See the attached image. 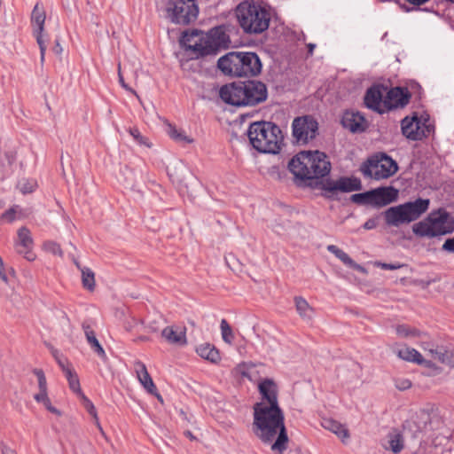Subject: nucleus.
<instances>
[{"label": "nucleus", "mask_w": 454, "mask_h": 454, "mask_svg": "<svg viewBox=\"0 0 454 454\" xmlns=\"http://www.w3.org/2000/svg\"><path fill=\"white\" fill-rule=\"evenodd\" d=\"M328 156L320 151H301L288 163L298 186H307L322 191V196L329 200H340V192L362 190V182L356 176H340L337 179L326 177L331 171Z\"/></svg>", "instance_id": "nucleus-1"}, {"label": "nucleus", "mask_w": 454, "mask_h": 454, "mask_svg": "<svg viewBox=\"0 0 454 454\" xmlns=\"http://www.w3.org/2000/svg\"><path fill=\"white\" fill-rule=\"evenodd\" d=\"M253 433L263 442L271 445L272 451L282 454L288 447L289 438L285 426V415L280 407H266L264 403L254 405Z\"/></svg>", "instance_id": "nucleus-2"}, {"label": "nucleus", "mask_w": 454, "mask_h": 454, "mask_svg": "<svg viewBox=\"0 0 454 454\" xmlns=\"http://www.w3.org/2000/svg\"><path fill=\"white\" fill-rule=\"evenodd\" d=\"M221 99L234 106H256L268 98V89L264 82L258 80L233 82L221 87Z\"/></svg>", "instance_id": "nucleus-3"}, {"label": "nucleus", "mask_w": 454, "mask_h": 454, "mask_svg": "<svg viewBox=\"0 0 454 454\" xmlns=\"http://www.w3.org/2000/svg\"><path fill=\"white\" fill-rule=\"evenodd\" d=\"M184 43L197 58L215 56L221 49L229 47L230 36L226 34L223 26L211 28L207 33L193 30L191 34L184 33Z\"/></svg>", "instance_id": "nucleus-4"}, {"label": "nucleus", "mask_w": 454, "mask_h": 454, "mask_svg": "<svg viewBox=\"0 0 454 454\" xmlns=\"http://www.w3.org/2000/svg\"><path fill=\"white\" fill-rule=\"evenodd\" d=\"M217 67L232 77H254L262 73V63L253 51H230L219 58Z\"/></svg>", "instance_id": "nucleus-5"}, {"label": "nucleus", "mask_w": 454, "mask_h": 454, "mask_svg": "<svg viewBox=\"0 0 454 454\" xmlns=\"http://www.w3.org/2000/svg\"><path fill=\"white\" fill-rule=\"evenodd\" d=\"M247 137L253 148L262 153H278L284 142L282 130L272 121L252 122L247 129Z\"/></svg>", "instance_id": "nucleus-6"}, {"label": "nucleus", "mask_w": 454, "mask_h": 454, "mask_svg": "<svg viewBox=\"0 0 454 454\" xmlns=\"http://www.w3.org/2000/svg\"><path fill=\"white\" fill-rule=\"evenodd\" d=\"M236 16L243 30L247 34H261L268 29L270 20V11L255 3H240Z\"/></svg>", "instance_id": "nucleus-7"}, {"label": "nucleus", "mask_w": 454, "mask_h": 454, "mask_svg": "<svg viewBox=\"0 0 454 454\" xmlns=\"http://www.w3.org/2000/svg\"><path fill=\"white\" fill-rule=\"evenodd\" d=\"M454 231V218L445 208L430 212L422 221L412 226L417 237L434 238L450 234Z\"/></svg>", "instance_id": "nucleus-8"}, {"label": "nucleus", "mask_w": 454, "mask_h": 454, "mask_svg": "<svg viewBox=\"0 0 454 454\" xmlns=\"http://www.w3.org/2000/svg\"><path fill=\"white\" fill-rule=\"evenodd\" d=\"M429 204L430 200L428 199L419 198L414 201L391 207L385 210L382 215L387 225L398 227L419 219L428 209Z\"/></svg>", "instance_id": "nucleus-9"}, {"label": "nucleus", "mask_w": 454, "mask_h": 454, "mask_svg": "<svg viewBox=\"0 0 454 454\" xmlns=\"http://www.w3.org/2000/svg\"><path fill=\"white\" fill-rule=\"evenodd\" d=\"M360 170L364 176L381 180L394 176L398 170V165L386 153H378L363 162Z\"/></svg>", "instance_id": "nucleus-10"}, {"label": "nucleus", "mask_w": 454, "mask_h": 454, "mask_svg": "<svg viewBox=\"0 0 454 454\" xmlns=\"http://www.w3.org/2000/svg\"><path fill=\"white\" fill-rule=\"evenodd\" d=\"M199 7L196 0H169L166 17L175 24L187 26L197 20Z\"/></svg>", "instance_id": "nucleus-11"}, {"label": "nucleus", "mask_w": 454, "mask_h": 454, "mask_svg": "<svg viewBox=\"0 0 454 454\" xmlns=\"http://www.w3.org/2000/svg\"><path fill=\"white\" fill-rule=\"evenodd\" d=\"M318 135V122L312 115L295 117L292 122L293 142L305 145Z\"/></svg>", "instance_id": "nucleus-12"}, {"label": "nucleus", "mask_w": 454, "mask_h": 454, "mask_svg": "<svg viewBox=\"0 0 454 454\" xmlns=\"http://www.w3.org/2000/svg\"><path fill=\"white\" fill-rule=\"evenodd\" d=\"M411 98V93L407 87L391 88L384 98L386 112L404 108L410 103Z\"/></svg>", "instance_id": "nucleus-13"}, {"label": "nucleus", "mask_w": 454, "mask_h": 454, "mask_svg": "<svg viewBox=\"0 0 454 454\" xmlns=\"http://www.w3.org/2000/svg\"><path fill=\"white\" fill-rule=\"evenodd\" d=\"M430 422V414L425 410H420L404 420L402 427L404 432L411 434L412 438H417Z\"/></svg>", "instance_id": "nucleus-14"}, {"label": "nucleus", "mask_w": 454, "mask_h": 454, "mask_svg": "<svg viewBox=\"0 0 454 454\" xmlns=\"http://www.w3.org/2000/svg\"><path fill=\"white\" fill-rule=\"evenodd\" d=\"M32 372L37 377L39 392L34 395V399L39 403H43L45 409L58 416L61 415V411L52 406L48 396L47 380L44 372L42 369L35 368Z\"/></svg>", "instance_id": "nucleus-15"}, {"label": "nucleus", "mask_w": 454, "mask_h": 454, "mask_svg": "<svg viewBox=\"0 0 454 454\" xmlns=\"http://www.w3.org/2000/svg\"><path fill=\"white\" fill-rule=\"evenodd\" d=\"M371 206L381 207L397 200L398 190L393 186H382L370 190Z\"/></svg>", "instance_id": "nucleus-16"}, {"label": "nucleus", "mask_w": 454, "mask_h": 454, "mask_svg": "<svg viewBox=\"0 0 454 454\" xmlns=\"http://www.w3.org/2000/svg\"><path fill=\"white\" fill-rule=\"evenodd\" d=\"M45 12L43 6L36 4L32 11L31 20L37 27L35 30L36 35V41L40 48L41 62L44 61V56L46 51V45L43 40V31L44 28L45 22Z\"/></svg>", "instance_id": "nucleus-17"}, {"label": "nucleus", "mask_w": 454, "mask_h": 454, "mask_svg": "<svg viewBox=\"0 0 454 454\" xmlns=\"http://www.w3.org/2000/svg\"><path fill=\"white\" fill-rule=\"evenodd\" d=\"M342 126L352 133L364 132L369 123L359 112L345 111L341 118Z\"/></svg>", "instance_id": "nucleus-18"}, {"label": "nucleus", "mask_w": 454, "mask_h": 454, "mask_svg": "<svg viewBox=\"0 0 454 454\" xmlns=\"http://www.w3.org/2000/svg\"><path fill=\"white\" fill-rule=\"evenodd\" d=\"M421 125V118L414 113L411 117L406 116L401 121V129L403 135L412 141L422 140L425 137L423 131L419 130Z\"/></svg>", "instance_id": "nucleus-19"}, {"label": "nucleus", "mask_w": 454, "mask_h": 454, "mask_svg": "<svg viewBox=\"0 0 454 454\" xmlns=\"http://www.w3.org/2000/svg\"><path fill=\"white\" fill-rule=\"evenodd\" d=\"M380 88L384 89L383 85H372L367 89L364 101L367 108L382 114L386 113V106H384L383 95Z\"/></svg>", "instance_id": "nucleus-20"}, {"label": "nucleus", "mask_w": 454, "mask_h": 454, "mask_svg": "<svg viewBox=\"0 0 454 454\" xmlns=\"http://www.w3.org/2000/svg\"><path fill=\"white\" fill-rule=\"evenodd\" d=\"M258 389L262 395V403H266V407H280L278 400V387L273 380H263L260 382Z\"/></svg>", "instance_id": "nucleus-21"}, {"label": "nucleus", "mask_w": 454, "mask_h": 454, "mask_svg": "<svg viewBox=\"0 0 454 454\" xmlns=\"http://www.w3.org/2000/svg\"><path fill=\"white\" fill-rule=\"evenodd\" d=\"M33 244L30 231L25 226L20 227L18 230L17 250L20 254H24V257L29 262L35 259V254L31 251Z\"/></svg>", "instance_id": "nucleus-22"}, {"label": "nucleus", "mask_w": 454, "mask_h": 454, "mask_svg": "<svg viewBox=\"0 0 454 454\" xmlns=\"http://www.w3.org/2000/svg\"><path fill=\"white\" fill-rule=\"evenodd\" d=\"M161 337L171 345L185 346L187 344L186 328L177 332L174 326H166L161 331Z\"/></svg>", "instance_id": "nucleus-23"}, {"label": "nucleus", "mask_w": 454, "mask_h": 454, "mask_svg": "<svg viewBox=\"0 0 454 454\" xmlns=\"http://www.w3.org/2000/svg\"><path fill=\"white\" fill-rule=\"evenodd\" d=\"M82 328L84 332L86 340L90 344V348L94 350L95 353L98 354L102 359H106V354L99 343L98 340L96 337V333L92 329L90 324L88 321H83L82 324Z\"/></svg>", "instance_id": "nucleus-24"}, {"label": "nucleus", "mask_w": 454, "mask_h": 454, "mask_svg": "<svg viewBox=\"0 0 454 454\" xmlns=\"http://www.w3.org/2000/svg\"><path fill=\"white\" fill-rule=\"evenodd\" d=\"M135 369L137 379L145 389H146L148 393H154L157 387L153 383L145 364L141 361H137L135 362Z\"/></svg>", "instance_id": "nucleus-25"}, {"label": "nucleus", "mask_w": 454, "mask_h": 454, "mask_svg": "<svg viewBox=\"0 0 454 454\" xmlns=\"http://www.w3.org/2000/svg\"><path fill=\"white\" fill-rule=\"evenodd\" d=\"M429 353L431 356L442 364L448 365L451 368L454 367V350L447 349L443 347L436 348H430Z\"/></svg>", "instance_id": "nucleus-26"}, {"label": "nucleus", "mask_w": 454, "mask_h": 454, "mask_svg": "<svg viewBox=\"0 0 454 454\" xmlns=\"http://www.w3.org/2000/svg\"><path fill=\"white\" fill-rule=\"evenodd\" d=\"M388 447L386 449L390 450L395 454L400 453L404 448V440L403 434L398 428H392L387 434Z\"/></svg>", "instance_id": "nucleus-27"}, {"label": "nucleus", "mask_w": 454, "mask_h": 454, "mask_svg": "<svg viewBox=\"0 0 454 454\" xmlns=\"http://www.w3.org/2000/svg\"><path fill=\"white\" fill-rule=\"evenodd\" d=\"M294 301L300 317L305 322L311 321L315 311L309 302L301 296H295Z\"/></svg>", "instance_id": "nucleus-28"}, {"label": "nucleus", "mask_w": 454, "mask_h": 454, "mask_svg": "<svg viewBox=\"0 0 454 454\" xmlns=\"http://www.w3.org/2000/svg\"><path fill=\"white\" fill-rule=\"evenodd\" d=\"M196 352L201 358L213 364H217L221 360L219 350L209 343L200 345L196 348Z\"/></svg>", "instance_id": "nucleus-29"}, {"label": "nucleus", "mask_w": 454, "mask_h": 454, "mask_svg": "<svg viewBox=\"0 0 454 454\" xmlns=\"http://www.w3.org/2000/svg\"><path fill=\"white\" fill-rule=\"evenodd\" d=\"M323 427L340 437L342 442H345V441L348 440L350 436L348 429L344 425L334 419H325L323 422Z\"/></svg>", "instance_id": "nucleus-30"}, {"label": "nucleus", "mask_w": 454, "mask_h": 454, "mask_svg": "<svg viewBox=\"0 0 454 454\" xmlns=\"http://www.w3.org/2000/svg\"><path fill=\"white\" fill-rule=\"evenodd\" d=\"M327 250L333 254L338 259H340L344 264L349 266L350 268L352 269H355V270H361V271H364V269L356 263L350 257L349 255L345 253L343 250H341L340 248H339L337 246L335 245H329L327 247Z\"/></svg>", "instance_id": "nucleus-31"}, {"label": "nucleus", "mask_w": 454, "mask_h": 454, "mask_svg": "<svg viewBox=\"0 0 454 454\" xmlns=\"http://www.w3.org/2000/svg\"><path fill=\"white\" fill-rule=\"evenodd\" d=\"M397 356L403 360L412 363H421V354L413 348L403 347L397 351Z\"/></svg>", "instance_id": "nucleus-32"}, {"label": "nucleus", "mask_w": 454, "mask_h": 454, "mask_svg": "<svg viewBox=\"0 0 454 454\" xmlns=\"http://www.w3.org/2000/svg\"><path fill=\"white\" fill-rule=\"evenodd\" d=\"M81 273L83 288L90 292H93L96 288L95 273L88 267L81 269Z\"/></svg>", "instance_id": "nucleus-33"}, {"label": "nucleus", "mask_w": 454, "mask_h": 454, "mask_svg": "<svg viewBox=\"0 0 454 454\" xmlns=\"http://www.w3.org/2000/svg\"><path fill=\"white\" fill-rule=\"evenodd\" d=\"M168 129L167 133L168 135L176 142L180 143H187L191 144L193 142L192 138H190L187 137L183 131L178 130L176 126L172 125L171 123H167Z\"/></svg>", "instance_id": "nucleus-34"}, {"label": "nucleus", "mask_w": 454, "mask_h": 454, "mask_svg": "<svg viewBox=\"0 0 454 454\" xmlns=\"http://www.w3.org/2000/svg\"><path fill=\"white\" fill-rule=\"evenodd\" d=\"M65 375L68 381V385L70 389L77 394L78 395H81L82 393L80 386V380L78 378L77 373L73 370H65Z\"/></svg>", "instance_id": "nucleus-35"}, {"label": "nucleus", "mask_w": 454, "mask_h": 454, "mask_svg": "<svg viewBox=\"0 0 454 454\" xmlns=\"http://www.w3.org/2000/svg\"><path fill=\"white\" fill-rule=\"evenodd\" d=\"M395 332L400 337H403V338L420 336L419 330L413 328V327H410L407 325H398L395 327Z\"/></svg>", "instance_id": "nucleus-36"}, {"label": "nucleus", "mask_w": 454, "mask_h": 454, "mask_svg": "<svg viewBox=\"0 0 454 454\" xmlns=\"http://www.w3.org/2000/svg\"><path fill=\"white\" fill-rule=\"evenodd\" d=\"M79 396L81 397V399L82 401V404H83L84 408L93 417V419H95L96 425L98 427V429L100 431H102V427H101V426L99 424L98 417V414H97V410H96L94 404L92 403V402L84 394H82Z\"/></svg>", "instance_id": "nucleus-37"}, {"label": "nucleus", "mask_w": 454, "mask_h": 454, "mask_svg": "<svg viewBox=\"0 0 454 454\" xmlns=\"http://www.w3.org/2000/svg\"><path fill=\"white\" fill-rule=\"evenodd\" d=\"M220 327L223 341L228 344H231L234 340V333L226 319L221 320Z\"/></svg>", "instance_id": "nucleus-38"}, {"label": "nucleus", "mask_w": 454, "mask_h": 454, "mask_svg": "<svg viewBox=\"0 0 454 454\" xmlns=\"http://www.w3.org/2000/svg\"><path fill=\"white\" fill-rule=\"evenodd\" d=\"M350 200L353 203L358 204V205H371V194L370 191L360 192V193H355L350 196Z\"/></svg>", "instance_id": "nucleus-39"}, {"label": "nucleus", "mask_w": 454, "mask_h": 454, "mask_svg": "<svg viewBox=\"0 0 454 454\" xmlns=\"http://www.w3.org/2000/svg\"><path fill=\"white\" fill-rule=\"evenodd\" d=\"M18 187L23 194L31 193L34 192L35 183L27 179H22L19 182Z\"/></svg>", "instance_id": "nucleus-40"}, {"label": "nucleus", "mask_w": 454, "mask_h": 454, "mask_svg": "<svg viewBox=\"0 0 454 454\" xmlns=\"http://www.w3.org/2000/svg\"><path fill=\"white\" fill-rule=\"evenodd\" d=\"M43 247L47 251L52 253L53 254L59 256H62L63 254L60 246L54 241H47L43 244Z\"/></svg>", "instance_id": "nucleus-41"}, {"label": "nucleus", "mask_w": 454, "mask_h": 454, "mask_svg": "<svg viewBox=\"0 0 454 454\" xmlns=\"http://www.w3.org/2000/svg\"><path fill=\"white\" fill-rule=\"evenodd\" d=\"M428 116L422 119L421 118V125H419V130L423 131L425 137H427L430 133L434 130V126L428 123Z\"/></svg>", "instance_id": "nucleus-42"}, {"label": "nucleus", "mask_w": 454, "mask_h": 454, "mask_svg": "<svg viewBox=\"0 0 454 454\" xmlns=\"http://www.w3.org/2000/svg\"><path fill=\"white\" fill-rule=\"evenodd\" d=\"M395 386L401 391L407 390L411 387V381L408 379H398L395 381Z\"/></svg>", "instance_id": "nucleus-43"}, {"label": "nucleus", "mask_w": 454, "mask_h": 454, "mask_svg": "<svg viewBox=\"0 0 454 454\" xmlns=\"http://www.w3.org/2000/svg\"><path fill=\"white\" fill-rule=\"evenodd\" d=\"M130 135L134 137L135 140H137L140 145H145L147 146H150L149 144L146 142V138L144 137L138 129L134 128L129 129Z\"/></svg>", "instance_id": "nucleus-44"}, {"label": "nucleus", "mask_w": 454, "mask_h": 454, "mask_svg": "<svg viewBox=\"0 0 454 454\" xmlns=\"http://www.w3.org/2000/svg\"><path fill=\"white\" fill-rule=\"evenodd\" d=\"M118 78H119V82L120 84L121 85V87L123 89H125L126 90L131 92L132 94H134L137 98H139L137 91L134 90L132 88H130L124 81V78L121 74V64L119 63L118 65Z\"/></svg>", "instance_id": "nucleus-45"}, {"label": "nucleus", "mask_w": 454, "mask_h": 454, "mask_svg": "<svg viewBox=\"0 0 454 454\" xmlns=\"http://www.w3.org/2000/svg\"><path fill=\"white\" fill-rule=\"evenodd\" d=\"M442 249L449 253H454V237L447 239L443 243Z\"/></svg>", "instance_id": "nucleus-46"}, {"label": "nucleus", "mask_w": 454, "mask_h": 454, "mask_svg": "<svg viewBox=\"0 0 454 454\" xmlns=\"http://www.w3.org/2000/svg\"><path fill=\"white\" fill-rule=\"evenodd\" d=\"M0 451L1 454H18L14 449L11 448L4 442H0Z\"/></svg>", "instance_id": "nucleus-47"}, {"label": "nucleus", "mask_w": 454, "mask_h": 454, "mask_svg": "<svg viewBox=\"0 0 454 454\" xmlns=\"http://www.w3.org/2000/svg\"><path fill=\"white\" fill-rule=\"evenodd\" d=\"M15 214H16L15 209L14 208H10V209L6 210L4 213H3L2 218L7 220L10 223H12L15 219Z\"/></svg>", "instance_id": "nucleus-48"}, {"label": "nucleus", "mask_w": 454, "mask_h": 454, "mask_svg": "<svg viewBox=\"0 0 454 454\" xmlns=\"http://www.w3.org/2000/svg\"><path fill=\"white\" fill-rule=\"evenodd\" d=\"M54 357H55L58 364L59 365V367L62 369L64 373H65V370L72 369L67 361L65 362L61 357L58 356L56 354H54Z\"/></svg>", "instance_id": "nucleus-49"}, {"label": "nucleus", "mask_w": 454, "mask_h": 454, "mask_svg": "<svg viewBox=\"0 0 454 454\" xmlns=\"http://www.w3.org/2000/svg\"><path fill=\"white\" fill-rule=\"evenodd\" d=\"M0 279L4 282L5 284H8V277L5 273V270H4V262L2 259V257L0 256Z\"/></svg>", "instance_id": "nucleus-50"}, {"label": "nucleus", "mask_w": 454, "mask_h": 454, "mask_svg": "<svg viewBox=\"0 0 454 454\" xmlns=\"http://www.w3.org/2000/svg\"><path fill=\"white\" fill-rule=\"evenodd\" d=\"M379 265L383 270H397L403 266V264H400V263L393 264V263H386V262H379Z\"/></svg>", "instance_id": "nucleus-51"}, {"label": "nucleus", "mask_w": 454, "mask_h": 454, "mask_svg": "<svg viewBox=\"0 0 454 454\" xmlns=\"http://www.w3.org/2000/svg\"><path fill=\"white\" fill-rule=\"evenodd\" d=\"M377 226V220L374 219V218H370L368 219L364 224V228L366 229V230H372V229H374L376 228Z\"/></svg>", "instance_id": "nucleus-52"}, {"label": "nucleus", "mask_w": 454, "mask_h": 454, "mask_svg": "<svg viewBox=\"0 0 454 454\" xmlns=\"http://www.w3.org/2000/svg\"><path fill=\"white\" fill-rule=\"evenodd\" d=\"M5 157L7 159L8 164L12 165L16 160V153L7 152L5 153Z\"/></svg>", "instance_id": "nucleus-53"}, {"label": "nucleus", "mask_w": 454, "mask_h": 454, "mask_svg": "<svg viewBox=\"0 0 454 454\" xmlns=\"http://www.w3.org/2000/svg\"><path fill=\"white\" fill-rule=\"evenodd\" d=\"M62 51H63V49L59 43V41L58 39H56L55 45L52 47V51L56 55H60L62 53Z\"/></svg>", "instance_id": "nucleus-54"}, {"label": "nucleus", "mask_w": 454, "mask_h": 454, "mask_svg": "<svg viewBox=\"0 0 454 454\" xmlns=\"http://www.w3.org/2000/svg\"><path fill=\"white\" fill-rule=\"evenodd\" d=\"M420 359L422 360V362L416 363L417 364L424 365L427 368H434V364L432 361L424 359L422 356H421Z\"/></svg>", "instance_id": "nucleus-55"}, {"label": "nucleus", "mask_w": 454, "mask_h": 454, "mask_svg": "<svg viewBox=\"0 0 454 454\" xmlns=\"http://www.w3.org/2000/svg\"><path fill=\"white\" fill-rule=\"evenodd\" d=\"M408 3H410L411 4H413V5H416V6H420L424 4H426L427 2H428L429 0H406Z\"/></svg>", "instance_id": "nucleus-56"}, {"label": "nucleus", "mask_w": 454, "mask_h": 454, "mask_svg": "<svg viewBox=\"0 0 454 454\" xmlns=\"http://www.w3.org/2000/svg\"><path fill=\"white\" fill-rule=\"evenodd\" d=\"M184 436H186L190 441H198V438L193 435V434L190 430H185L184 432Z\"/></svg>", "instance_id": "nucleus-57"}, {"label": "nucleus", "mask_w": 454, "mask_h": 454, "mask_svg": "<svg viewBox=\"0 0 454 454\" xmlns=\"http://www.w3.org/2000/svg\"><path fill=\"white\" fill-rule=\"evenodd\" d=\"M151 395H154L158 401L160 403H163V398L162 396L160 395V394L158 392V390L156 389V391L154 393H150Z\"/></svg>", "instance_id": "nucleus-58"}, {"label": "nucleus", "mask_w": 454, "mask_h": 454, "mask_svg": "<svg viewBox=\"0 0 454 454\" xmlns=\"http://www.w3.org/2000/svg\"><path fill=\"white\" fill-rule=\"evenodd\" d=\"M180 416L182 417V419L184 420H186L187 422H191L190 419L188 418L187 414L185 411H184L183 410H180Z\"/></svg>", "instance_id": "nucleus-59"}, {"label": "nucleus", "mask_w": 454, "mask_h": 454, "mask_svg": "<svg viewBox=\"0 0 454 454\" xmlns=\"http://www.w3.org/2000/svg\"><path fill=\"white\" fill-rule=\"evenodd\" d=\"M227 263H228V266L232 270H237L238 268L235 266V263L234 262H232V264L227 260Z\"/></svg>", "instance_id": "nucleus-60"}, {"label": "nucleus", "mask_w": 454, "mask_h": 454, "mask_svg": "<svg viewBox=\"0 0 454 454\" xmlns=\"http://www.w3.org/2000/svg\"><path fill=\"white\" fill-rule=\"evenodd\" d=\"M308 48H309V51L310 53H312V51H313V50H314V48H315V44H313V43H309V44L308 45Z\"/></svg>", "instance_id": "nucleus-61"}, {"label": "nucleus", "mask_w": 454, "mask_h": 454, "mask_svg": "<svg viewBox=\"0 0 454 454\" xmlns=\"http://www.w3.org/2000/svg\"><path fill=\"white\" fill-rule=\"evenodd\" d=\"M74 264L75 266L81 270V269H82L83 267L80 264V262L78 261H74Z\"/></svg>", "instance_id": "nucleus-62"}, {"label": "nucleus", "mask_w": 454, "mask_h": 454, "mask_svg": "<svg viewBox=\"0 0 454 454\" xmlns=\"http://www.w3.org/2000/svg\"><path fill=\"white\" fill-rule=\"evenodd\" d=\"M402 8H403V11H405V12H411V11L412 10V8L407 7V6H405V5H403Z\"/></svg>", "instance_id": "nucleus-63"}, {"label": "nucleus", "mask_w": 454, "mask_h": 454, "mask_svg": "<svg viewBox=\"0 0 454 454\" xmlns=\"http://www.w3.org/2000/svg\"><path fill=\"white\" fill-rule=\"evenodd\" d=\"M189 324L192 326V327H195L196 325H195V322L192 321V320H189Z\"/></svg>", "instance_id": "nucleus-64"}]
</instances>
